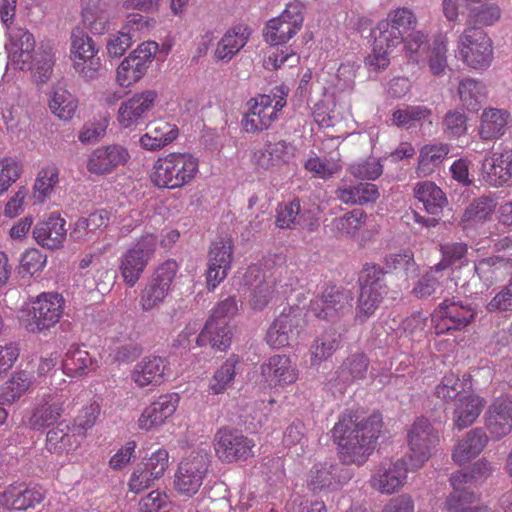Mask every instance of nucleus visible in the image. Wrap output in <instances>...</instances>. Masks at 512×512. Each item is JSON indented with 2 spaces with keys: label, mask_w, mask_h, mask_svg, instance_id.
Segmentation results:
<instances>
[{
  "label": "nucleus",
  "mask_w": 512,
  "mask_h": 512,
  "mask_svg": "<svg viewBox=\"0 0 512 512\" xmlns=\"http://www.w3.org/2000/svg\"><path fill=\"white\" fill-rule=\"evenodd\" d=\"M383 417L375 411L368 417L359 409L347 410L332 429V438L338 448H367L381 435Z\"/></svg>",
  "instance_id": "nucleus-1"
},
{
  "label": "nucleus",
  "mask_w": 512,
  "mask_h": 512,
  "mask_svg": "<svg viewBox=\"0 0 512 512\" xmlns=\"http://www.w3.org/2000/svg\"><path fill=\"white\" fill-rule=\"evenodd\" d=\"M199 159L188 152H170L158 157L149 174L151 183L161 189L190 185L199 173Z\"/></svg>",
  "instance_id": "nucleus-2"
},
{
  "label": "nucleus",
  "mask_w": 512,
  "mask_h": 512,
  "mask_svg": "<svg viewBox=\"0 0 512 512\" xmlns=\"http://www.w3.org/2000/svg\"><path fill=\"white\" fill-rule=\"evenodd\" d=\"M358 283L360 293L357 300L355 321L363 324L375 314L387 296L389 288L384 281L383 269L375 263H366L363 266Z\"/></svg>",
  "instance_id": "nucleus-3"
},
{
  "label": "nucleus",
  "mask_w": 512,
  "mask_h": 512,
  "mask_svg": "<svg viewBox=\"0 0 512 512\" xmlns=\"http://www.w3.org/2000/svg\"><path fill=\"white\" fill-rule=\"evenodd\" d=\"M288 91L283 86L275 87L271 94L259 95L249 102V110L241 124L245 132L258 133L267 130L279 118V112L286 106Z\"/></svg>",
  "instance_id": "nucleus-4"
},
{
  "label": "nucleus",
  "mask_w": 512,
  "mask_h": 512,
  "mask_svg": "<svg viewBox=\"0 0 512 512\" xmlns=\"http://www.w3.org/2000/svg\"><path fill=\"white\" fill-rule=\"evenodd\" d=\"M457 51L462 63L476 71L487 70L494 59L493 40L481 27L468 26L459 35Z\"/></svg>",
  "instance_id": "nucleus-5"
},
{
  "label": "nucleus",
  "mask_w": 512,
  "mask_h": 512,
  "mask_svg": "<svg viewBox=\"0 0 512 512\" xmlns=\"http://www.w3.org/2000/svg\"><path fill=\"white\" fill-rule=\"evenodd\" d=\"M157 244V235L152 232H145L122 254L119 260V270L127 286L133 287L139 281L155 255Z\"/></svg>",
  "instance_id": "nucleus-6"
},
{
  "label": "nucleus",
  "mask_w": 512,
  "mask_h": 512,
  "mask_svg": "<svg viewBox=\"0 0 512 512\" xmlns=\"http://www.w3.org/2000/svg\"><path fill=\"white\" fill-rule=\"evenodd\" d=\"M179 271V264L168 259L159 264L140 292L139 306L143 312H151L165 303Z\"/></svg>",
  "instance_id": "nucleus-7"
},
{
  "label": "nucleus",
  "mask_w": 512,
  "mask_h": 512,
  "mask_svg": "<svg viewBox=\"0 0 512 512\" xmlns=\"http://www.w3.org/2000/svg\"><path fill=\"white\" fill-rule=\"evenodd\" d=\"M70 59L75 73L83 80L91 81L99 77L102 69L99 48L92 37L80 29L72 32Z\"/></svg>",
  "instance_id": "nucleus-8"
},
{
  "label": "nucleus",
  "mask_w": 512,
  "mask_h": 512,
  "mask_svg": "<svg viewBox=\"0 0 512 512\" xmlns=\"http://www.w3.org/2000/svg\"><path fill=\"white\" fill-rule=\"evenodd\" d=\"M320 207L307 199L294 198L276 208L275 226L294 230L299 227L314 232L319 227Z\"/></svg>",
  "instance_id": "nucleus-9"
},
{
  "label": "nucleus",
  "mask_w": 512,
  "mask_h": 512,
  "mask_svg": "<svg viewBox=\"0 0 512 512\" xmlns=\"http://www.w3.org/2000/svg\"><path fill=\"white\" fill-rule=\"evenodd\" d=\"M209 465L205 450H192L178 465L174 479L176 491L188 497L195 495L203 484Z\"/></svg>",
  "instance_id": "nucleus-10"
},
{
  "label": "nucleus",
  "mask_w": 512,
  "mask_h": 512,
  "mask_svg": "<svg viewBox=\"0 0 512 512\" xmlns=\"http://www.w3.org/2000/svg\"><path fill=\"white\" fill-rule=\"evenodd\" d=\"M305 5L298 0L289 2L282 13L270 19L264 28L265 41L271 45L287 43L302 28Z\"/></svg>",
  "instance_id": "nucleus-11"
},
{
  "label": "nucleus",
  "mask_w": 512,
  "mask_h": 512,
  "mask_svg": "<svg viewBox=\"0 0 512 512\" xmlns=\"http://www.w3.org/2000/svg\"><path fill=\"white\" fill-rule=\"evenodd\" d=\"M475 316L476 311L471 304L446 298L435 308L432 323L435 333L440 335L465 329L475 320Z\"/></svg>",
  "instance_id": "nucleus-12"
},
{
  "label": "nucleus",
  "mask_w": 512,
  "mask_h": 512,
  "mask_svg": "<svg viewBox=\"0 0 512 512\" xmlns=\"http://www.w3.org/2000/svg\"><path fill=\"white\" fill-rule=\"evenodd\" d=\"M158 44L145 41L125 57L116 69V81L121 87H130L139 82L147 73L155 55Z\"/></svg>",
  "instance_id": "nucleus-13"
},
{
  "label": "nucleus",
  "mask_w": 512,
  "mask_h": 512,
  "mask_svg": "<svg viewBox=\"0 0 512 512\" xmlns=\"http://www.w3.org/2000/svg\"><path fill=\"white\" fill-rule=\"evenodd\" d=\"M418 18L409 7H397L388 12L385 19L378 22L379 42L386 43L388 48H396L403 37L416 30Z\"/></svg>",
  "instance_id": "nucleus-14"
},
{
  "label": "nucleus",
  "mask_w": 512,
  "mask_h": 512,
  "mask_svg": "<svg viewBox=\"0 0 512 512\" xmlns=\"http://www.w3.org/2000/svg\"><path fill=\"white\" fill-rule=\"evenodd\" d=\"M65 299L57 292H44L33 302V318L25 322L28 332L39 333L54 327L62 318Z\"/></svg>",
  "instance_id": "nucleus-15"
},
{
  "label": "nucleus",
  "mask_w": 512,
  "mask_h": 512,
  "mask_svg": "<svg viewBox=\"0 0 512 512\" xmlns=\"http://www.w3.org/2000/svg\"><path fill=\"white\" fill-rule=\"evenodd\" d=\"M158 101V92L146 89L134 93L121 102L117 111V122L122 129H131L142 124Z\"/></svg>",
  "instance_id": "nucleus-16"
},
{
  "label": "nucleus",
  "mask_w": 512,
  "mask_h": 512,
  "mask_svg": "<svg viewBox=\"0 0 512 512\" xmlns=\"http://www.w3.org/2000/svg\"><path fill=\"white\" fill-rule=\"evenodd\" d=\"M131 156L127 147L121 144L101 145L92 150L86 159V169L90 174L105 176L124 167Z\"/></svg>",
  "instance_id": "nucleus-17"
},
{
  "label": "nucleus",
  "mask_w": 512,
  "mask_h": 512,
  "mask_svg": "<svg viewBox=\"0 0 512 512\" xmlns=\"http://www.w3.org/2000/svg\"><path fill=\"white\" fill-rule=\"evenodd\" d=\"M352 301L349 290L328 286L320 298L311 301L309 309L317 318L335 321L351 311Z\"/></svg>",
  "instance_id": "nucleus-18"
},
{
  "label": "nucleus",
  "mask_w": 512,
  "mask_h": 512,
  "mask_svg": "<svg viewBox=\"0 0 512 512\" xmlns=\"http://www.w3.org/2000/svg\"><path fill=\"white\" fill-rule=\"evenodd\" d=\"M260 374L270 389L286 388L296 383L299 378L297 366L286 354L270 356L261 364Z\"/></svg>",
  "instance_id": "nucleus-19"
},
{
  "label": "nucleus",
  "mask_w": 512,
  "mask_h": 512,
  "mask_svg": "<svg viewBox=\"0 0 512 512\" xmlns=\"http://www.w3.org/2000/svg\"><path fill=\"white\" fill-rule=\"evenodd\" d=\"M301 313L290 308L288 312L283 311L269 326L266 335V343L274 349L284 348L290 342L296 340L302 326Z\"/></svg>",
  "instance_id": "nucleus-20"
},
{
  "label": "nucleus",
  "mask_w": 512,
  "mask_h": 512,
  "mask_svg": "<svg viewBox=\"0 0 512 512\" xmlns=\"http://www.w3.org/2000/svg\"><path fill=\"white\" fill-rule=\"evenodd\" d=\"M171 377L168 360L161 356L143 357L131 371V381L138 388L157 387Z\"/></svg>",
  "instance_id": "nucleus-21"
},
{
  "label": "nucleus",
  "mask_w": 512,
  "mask_h": 512,
  "mask_svg": "<svg viewBox=\"0 0 512 512\" xmlns=\"http://www.w3.org/2000/svg\"><path fill=\"white\" fill-rule=\"evenodd\" d=\"M484 181L492 187L512 183V148L504 147L488 153L482 163Z\"/></svg>",
  "instance_id": "nucleus-22"
},
{
  "label": "nucleus",
  "mask_w": 512,
  "mask_h": 512,
  "mask_svg": "<svg viewBox=\"0 0 512 512\" xmlns=\"http://www.w3.org/2000/svg\"><path fill=\"white\" fill-rule=\"evenodd\" d=\"M8 42L5 48L11 65L15 69L23 70L32 64L35 50L34 35L24 27H6Z\"/></svg>",
  "instance_id": "nucleus-23"
},
{
  "label": "nucleus",
  "mask_w": 512,
  "mask_h": 512,
  "mask_svg": "<svg viewBox=\"0 0 512 512\" xmlns=\"http://www.w3.org/2000/svg\"><path fill=\"white\" fill-rule=\"evenodd\" d=\"M179 402L180 397L177 393L160 395L142 411L137 421L139 429L152 431L165 425L176 412Z\"/></svg>",
  "instance_id": "nucleus-24"
},
{
  "label": "nucleus",
  "mask_w": 512,
  "mask_h": 512,
  "mask_svg": "<svg viewBox=\"0 0 512 512\" xmlns=\"http://www.w3.org/2000/svg\"><path fill=\"white\" fill-rule=\"evenodd\" d=\"M68 397L61 393L44 394L32 411L30 425L35 429L55 424L67 408Z\"/></svg>",
  "instance_id": "nucleus-25"
},
{
  "label": "nucleus",
  "mask_w": 512,
  "mask_h": 512,
  "mask_svg": "<svg viewBox=\"0 0 512 512\" xmlns=\"http://www.w3.org/2000/svg\"><path fill=\"white\" fill-rule=\"evenodd\" d=\"M485 426L496 440L512 431V397L496 398L485 413Z\"/></svg>",
  "instance_id": "nucleus-26"
},
{
  "label": "nucleus",
  "mask_w": 512,
  "mask_h": 512,
  "mask_svg": "<svg viewBox=\"0 0 512 512\" xmlns=\"http://www.w3.org/2000/svg\"><path fill=\"white\" fill-rule=\"evenodd\" d=\"M32 234L35 241L44 248H61L67 236L66 220L59 214L52 213L36 223Z\"/></svg>",
  "instance_id": "nucleus-27"
},
{
  "label": "nucleus",
  "mask_w": 512,
  "mask_h": 512,
  "mask_svg": "<svg viewBox=\"0 0 512 512\" xmlns=\"http://www.w3.org/2000/svg\"><path fill=\"white\" fill-rule=\"evenodd\" d=\"M294 156V149L290 143L280 140L267 143L263 148L253 154V162L258 170L276 171L287 164Z\"/></svg>",
  "instance_id": "nucleus-28"
},
{
  "label": "nucleus",
  "mask_w": 512,
  "mask_h": 512,
  "mask_svg": "<svg viewBox=\"0 0 512 512\" xmlns=\"http://www.w3.org/2000/svg\"><path fill=\"white\" fill-rule=\"evenodd\" d=\"M351 476L347 469L325 462L315 465L310 470L307 485L312 491L337 489L349 481Z\"/></svg>",
  "instance_id": "nucleus-29"
},
{
  "label": "nucleus",
  "mask_w": 512,
  "mask_h": 512,
  "mask_svg": "<svg viewBox=\"0 0 512 512\" xmlns=\"http://www.w3.org/2000/svg\"><path fill=\"white\" fill-rule=\"evenodd\" d=\"M336 198L346 205L363 206L374 203L380 197L378 186L369 182L353 184L350 180L342 179L335 190Z\"/></svg>",
  "instance_id": "nucleus-30"
},
{
  "label": "nucleus",
  "mask_w": 512,
  "mask_h": 512,
  "mask_svg": "<svg viewBox=\"0 0 512 512\" xmlns=\"http://www.w3.org/2000/svg\"><path fill=\"white\" fill-rule=\"evenodd\" d=\"M476 274L480 281L486 286L512 278V258L490 256L477 261L474 265Z\"/></svg>",
  "instance_id": "nucleus-31"
},
{
  "label": "nucleus",
  "mask_w": 512,
  "mask_h": 512,
  "mask_svg": "<svg viewBox=\"0 0 512 512\" xmlns=\"http://www.w3.org/2000/svg\"><path fill=\"white\" fill-rule=\"evenodd\" d=\"M403 463L383 462L372 475L371 486L382 494H392L402 487L407 480Z\"/></svg>",
  "instance_id": "nucleus-32"
},
{
  "label": "nucleus",
  "mask_w": 512,
  "mask_h": 512,
  "mask_svg": "<svg viewBox=\"0 0 512 512\" xmlns=\"http://www.w3.org/2000/svg\"><path fill=\"white\" fill-rule=\"evenodd\" d=\"M251 29L244 24H238L228 29L217 43L214 58L217 61L229 62L247 44Z\"/></svg>",
  "instance_id": "nucleus-33"
},
{
  "label": "nucleus",
  "mask_w": 512,
  "mask_h": 512,
  "mask_svg": "<svg viewBox=\"0 0 512 512\" xmlns=\"http://www.w3.org/2000/svg\"><path fill=\"white\" fill-rule=\"evenodd\" d=\"M147 21L139 14L129 17L128 24L118 33L109 37L106 44L107 53L110 57H121L132 45L136 33L147 29Z\"/></svg>",
  "instance_id": "nucleus-34"
},
{
  "label": "nucleus",
  "mask_w": 512,
  "mask_h": 512,
  "mask_svg": "<svg viewBox=\"0 0 512 512\" xmlns=\"http://www.w3.org/2000/svg\"><path fill=\"white\" fill-rule=\"evenodd\" d=\"M197 346L209 345L214 351L225 352L232 343V330L227 321L208 319L196 338Z\"/></svg>",
  "instance_id": "nucleus-35"
},
{
  "label": "nucleus",
  "mask_w": 512,
  "mask_h": 512,
  "mask_svg": "<svg viewBox=\"0 0 512 512\" xmlns=\"http://www.w3.org/2000/svg\"><path fill=\"white\" fill-rule=\"evenodd\" d=\"M175 124L159 119L148 125V131L140 137L141 147L148 151H158L172 143L178 137Z\"/></svg>",
  "instance_id": "nucleus-36"
},
{
  "label": "nucleus",
  "mask_w": 512,
  "mask_h": 512,
  "mask_svg": "<svg viewBox=\"0 0 512 512\" xmlns=\"http://www.w3.org/2000/svg\"><path fill=\"white\" fill-rule=\"evenodd\" d=\"M34 371L20 369L0 386V404L10 405L18 401L34 384Z\"/></svg>",
  "instance_id": "nucleus-37"
},
{
  "label": "nucleus",
  "mask_w": 512,
  "mask_h": 512,
  "mask_svg": "<svg viewBox=\"0 0 512 512\" xmlns=\"http://www.w3.org/2000/svg\"><path fill=\"white\" fill-rule=\"evenodd\" d=\"M440 440V430L423 416L417 417L407 431L410 448H433L440 445Z\"/></svg>",
  "instance_id": "nucleus-38"
},
{
  "label": "nucleus",
  "mask_w": 512,
  "mask_h": 512,
  "mask_svg": "<svg viewBox=\"0 0 512 512\" xmlns=\"http://www.w3.org/2000/svg\"><path fill=\"white\" fill-rule=\"evenodd\" d=\"M510 119L505 109L489 107L483 110L480 117L479 136L482 140H494L502 137Z\"/></svg>",
  "instance_id": "nucleus-39"
},
{
  "label": "nucleus",
  "mask_w": 512,
  "mask_h": 512,
  "mask_svg": "<svg viewBox=\"0 0 512 512\" xmlns=\"http://www.w3.org/2000/svg\"><path fill=\"white\" fill-rule=\"evenodd\" d=\"M450 152L446 143L425 144L419 150L416 174L420 177L429 176L438 169Z\"/></svg>",
  "instance_id": "nucleus-40"
},
{
  "label": "nucleus",
  "mask_w": 512,
  "mask_h": 512,
  "mask_svg": "<svg viewBox=\"0 0 512 512\" xmlns=\"http://www.w3.org/2000/svg\"><path fill=\"white\" fill-rule=\"evenodd\" d=\"M484 405V399L477 395H467L459 398L453 412L454 425L459 429L470 426L479 417Z\"/></svg>",
  "instance_id": "nucleus-41"
},
{
  "label": "nucleus",
  "mask_w": 512,
  "mask_h": 512,
  "mask_svg": "<svg viewBox=\"0 0 512 512\" xmlns=\"http://www.w3.org/2000/svg\"><path fill=\"white\" fill-rule=\"evenodd\" d=\"M451 485L453 492L446 500L448 512H488L487 507H471L470 505L477 500L474 490L461 488L459 476H451Z\"/></svg>",
  "instance_id": "nucleus-42"
},
{
  "label": "nucleus",
  "mask_w": 512,
  "mask_h": 512,
  "mask_svg": "<svg viewBox=\"0 0 512 512\" xmlns=\"http://www.w3.org/2000/svg\"><path fill=\"white\" fill-rule=\"evenodd\" d=\"M413 192L415 198L422 202L425 211L431 215L440 214L447 203L444 192L431 181L418 182Z\"/></svg>",
  "instance_id": "nucleus-43"
},
{
  "label": "nucleus",
  "mask_w": 512,
  "mask_h": 512,
  "mask_svg": "<svg viewBox=\"0 0 512 512\" xmlns=\"http://www.w3.org/2000/svg\"><path fill=\"white\" fill-rule=\"evenodd\" d=\"M60 182V168L56 163L44 164L37 173L33 185L34 198L43 203L51 197Z\"/></svg>",
  "instance_id": "nucleus-44"
},
{
  "label": "nucleus",
  "mask_w": 512,
  "mask_h": 512,
  "mask_svg": "<svg viewBox=\"0 0 512 512\" xmlns=\"http://www.w3.org/2000/svg\"><path fill=\"white\" fill-rule=\"evenodd\" d=\"M239 363L240 357L237 354H231L221 366L215 370L208 384L210 394H223L233 385L237 375L236 367Z\"/></svg>",
  "instance_id": "nucleus-45"
},
{
  "label": "nucleus",
  "mask_w": 512,
  "mask_h": 512,
  "mask_svg": "<svg viewBox=\"0 0 512 512\" xmlns=\"http://www.w3.org/2000/svg\"><path fill=\"white\" fill-rule=\"evenodd\" d=\"M458 94L463 106L476 112L487 98V88L482 81L468 77L459 82Z\"/></svg>",
  "instance_id": "nucleus-46"
},
{
  "label": "nucleus",
  "mask_w": 512,
  "mask_h": 512,
  "mask_svg": "<svg viewBox=\"0 0 512 512\" xmlns=\"http://www.w3.org/2000/svg\"><path fill=\"white\" fill-rule=\"evenodd\" d=\"M341 336L335 330H328L318 336L310 347V361L313 366L328 360L338 350Z\"/></svg>",
  "instance_id": "nucleus-47"
},
{
  "label": "nucleus",
  "mask_w": 512,
  "mask_h": 512,
  "mask_svg": "<svg viewBox=\"0 0 512 512\" xmlns=\"http://www.w3.org/2000/svg\"><path fill=\"white\" fill-rule=\"evenodd\" d=\"M432 110L424 105H405L403 108L395 110L392 114V122L397 127L409 129L418 124L422 125L423 122L430 120Z\"/></svg>",
  "instance_id": "nucleus-48"
},
{
  "label": "nucleus",
  "mask_w": 512,
  "mask_h": 512,
  "mask_svg": "<svg viewBox=\"0 0 512 512\" xmlns=\"http://www.w3.org/2000/svg\"><path fill=\"white\" fill-rule=\"evenodd\" d=\"M48 106L57 118L69 121L76 113L78 100L68 90L58 87L53 89Z\"/></svg>",
  "instance_id": "nucleus-49"
},
{
  "label": "nucleus",
  "mask_w": 512,
  "mask_h": 512,
  "mask_svg": "<svg viewBox=\"0 0 512 512\" xmlns=\"http://www.w3.org/2000/svg\"><path fill=\"white\" fill-rule=\"evenodd\" d=\"M101 414V404L98 400L93 399L84 405L76 415L72 425L73 436L84 439L89 430L96 424Z\"/></svg>",
  "instance_id": "nucleus-50"
},
{
  "label": "nucleus",
  "mask_w": 512,
  "mask_h": 512,
  "mask_svg": "<svg viewBox=\"0 0 512 512\" xmlns=\"http://www.w3.org/2000/svg\"><path fill=\"white\" fill-rule=\"evenodd\" d=\"M94 364L88 351L74 348L69 349L62 362L63 373L69 377H78L86 373Z\"/></svg>",
  "instance_id": "nucleus-51"
},
{
  "label": "nucleus",
  "mask_w": 512,
  "mask_h": 512,
  "mask_svg": "<svg viewBox=\"0 0 512 512\" xmlns=\"http://www.w3.org/2000/svg\"><path fill=\"white\" fill-rule=\"evenodd\" d=\"M448 37L445 34H438L434 37L427 56V63L430 72L435 76L443 75L448 67L447 60Z\"/></svg>",
  "instance_id": "nucleus-52"
},
{
  "label": "nucleus",
  "mask_w": 512,
  "mask_h": 512,
  "mask_svg": "<svg viewBox=\"0 0 512 512\" xmlns=\"http://www.w3.org/2000/svg\"><path fill=\"white\" fill-rule=\"evenodd\" d=\"M367 213L362 209H353L333 220V226L341 236L355 238L367 221Z\"/></svg>",
  "instance_id": "nucleus-53"
},
{
  "label": "nucleus",
  "mask_w": 512,
  "mask_h": 512,
  "mask_svg": "<svg viewBox=\"0 0 512 512\" xmlns=\"http://www.w3.org/2000/svg\"><path fill=\"white\" fill-rule=\"evenodd\" d=\"M428 42V34L422 30H414L403 37L401 44H403L408 61L417 64L423 62L428 49Z\"/></svg>",
  "instance_id": "nucleus-54"
},
{
  "label": "nucleus",
  "mask_w": 512,
  "mask_h": 512,
  "mask_svg": "<svg viewBox=\"0 0 512 512\" xmlns=\"http://www.w3.org/2000/svg\"><path fill=\"white\" fill-rule=\"evenodd\" d=\"M234 258V244L230 237H220L209 247L207 260L231 270Z\"/></svg>",
  "instance_id": "nucleus-55"
},
{
  "label": "nucleus",
  "mask_w": 512,
  "mask_h": 512,
  "mask_svg": "<svg viewBox=\"0 0 512 512\" xmlns=\"http://www.w3.org/2000/svg\"><path fill=\"white\" fill-rule=\"evenodd\" d=\"M449 274L442 272L434 265L416 283L413 294L418 298H426L433 295L442 285Z\"/></svg>",
  "instance_id": "nucleus-56"
},
{
  "label": "nucleus",
  "mask_w": 512,
  "mask_h": 512,
  "mask_svg": "<svg viewBox=\"0 0 512 512\" xmlns=\"http://www.w3.org/2000/svg\"><path fill=\"white\" fill-rule=\"evenodd\" d=\"M502 16L501 8L498 4L487 2L474 7L468 14V21L477 27H489L495 25Z\"/></svg>",
  "instance_id": "nucleus-57"
},
{
  "label": "nucleus",
  "mask_w": 512,
  "mask_h": 512,
  "mask_svg": "<svg viewBox=\"0 0 512 512\" xmlns=\"http://www.w3.org/2000/svg\"><path fill=\"white\" fill-rule=\"evenodd\" d=\"M368 367V357L363 352H357L344 360L340 366V376L346 381L364 379Z\"/></svg>",
  "instance_id": "nucleus-58"
},
{
  "label": "nucleus",
  "mask_w": 512,
  "mask_h": 512,
  "mask_svg": "<svg viewBox=\"0 0 512 512\" xmlns=\"http://www.w3.org/2000/svg\"><path fill=\"white\" fill-rule=\"evenodd\" d=\"M23 165L12 156H5L0 159V196L21 177Z\"/></svg>",
  "instance_id": "nucleus-59"
},
{
  "label": "nucleus",
  "mask_w": 512,
  "mask_h": 512,
  "mask_svg": "<svg viewBox=\"0 0 512 512\" xmlns=\"http://www.w3.org/2000/svg\"><path fill=\"white\" fill-rule=\"evenodd\" d=\"M214 440L220 448H252L254 446V443L248 440L240 430L232 427L220 428Z\"/></svg>",
  "instance_id": "nucleus-60"
},
{
  "label": "nucleus",
  "mask_w": 512,
  "mask_h": 512,
  "mask_svg": "<svg viewBox=\"0 0 512 512\" xmlns=\"http://www.w3.org/2000/svg\"><path fill=\"white\" fill-rule=\"evenodd\" d=\"M468 251V246L462 242H449L440 246L442 259L439 263L435 264L442 272L451 268L455 263L465 257Z\"/></svg>",
  "instance_id": "nucleus-61"
},
{
  "label": "nucleus",
  "mask_w": 512,
  "mask_h": 512,
  "mask_svg": "<svg viewBox=\"0 0 512 512\" xmlns=\"http://www.w3.org/2000/svg\"><path fill=\"white\" fill-rule=\"evenodd\" d=\"M348 172L357 179L376 180L382 175L383 166L377 158L369 157L351 164Z\"/></svg>",
  "instance_id": "nucleus-62"
},
{
  "label": "nucleus",
  "mask_w": 512,
  "mask_h": 512,
  "mask_svg": "<svg viewBox=\"0 0 512 512\" xmlns=\"http://www.w3.org/2000/svg\"><path fill=\"white\" fill-rule=\"evenodd\" d=\"M496 202L490 197H479L466 208L463 218L466 221H482L492 216Z\"/></svg>",
  "instance_id": "nucleus-63"
},
{
  "label": "nucleus",
  "mask_w": 512,
  "mask_h": 512,
  "mask_svg": "<svg viewBox=\"0 0 512 512\" xmlns=\"http://www.w3.org/2000/svg\"><path fill=\"white\" fill-rule=\"evenodd\" d=\"M465 385V380L461 381L455 373L448 372L436 386L435 394L445 401L454 400L464 390Z\"/></svg>",
  "instance_id": "nucleus-64"
}]
</instances>
